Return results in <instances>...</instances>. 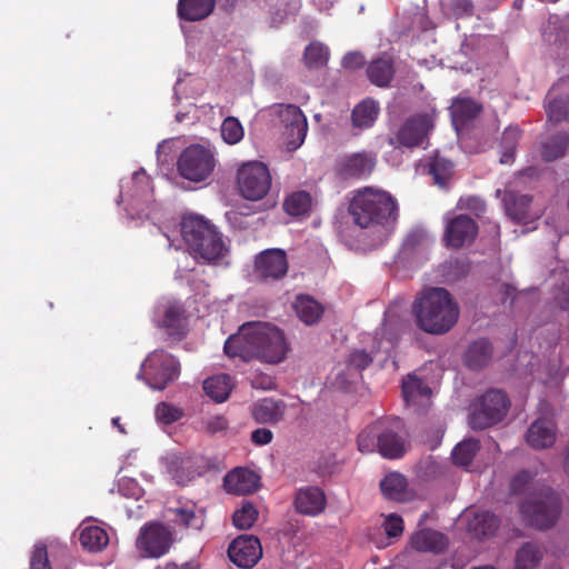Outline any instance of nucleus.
<instances>
[{"instance_id": "nucleus-1", "label": "nucleus", "mask_w": 569, "mask_h": 569, "mask_svg": "<svg viewBox=\"0 0 569 569\" xmlns=\"http://www.w3.org/2000/svg\"><path fill=\"white\" fill-rule=\"evenodd\" d=\"M230 358L243 361L261 359L269 363L281 362L289 350L284 333L273 325L262 321L243 323L236 335L230 336L223 346Z\"/></svg>"}, {"instance_id": "nucleus-2", "label": "nucleus", "mask_w": 569, "mask_h": 569, "mask_svg": "<svg viewBox=\"0 0 569 569\" xmlns=\"http://www.w3.org/2000/svg\"><path fill=\"white\" fill-rule=\"evenodd\" d=\"M411 313L426 333L441 336L458 322L460 308L452 295L441 287H427L417 293Z\"/></svg>"}, {"instance_id": "nucleus-3", "label": "nucleus", "mask_w": 569, "mask_h": 569, "mask_svg": "<svg viewBox=\"0 0 569 569\" xmlns=\"http://www.w3.org/2000/svg\"><path fill=\"white\" fill-rule=\"evenodd\" d=\"M357 443L361 452L378 451L387 459L403 457L409 446L405 423L399 417H386L373 421L358 435Z\"/></svg>"}, {"instance_id": "nucleus-4", "label": "nucleus", "mask_w": 569, "mask_h": 569, "mask_svg": "<svg viewBox=\"0 0 569 569\" xmlns=\"http://www.w3.org/2000/svg\"><path fill=\"white\" fill-rule=\"evenodd\" d=\"M349 212L360 228H390L398 219L397 200L387 191L366 187L353 196Z\"/></svg>"}, {"instance_id": "nucleus-5", "label": "nucleus", "mask_w": 569, "mask_h": 569, "mask_svg": "<svg viewBox=\"0 0 569 569\" xmlns=\"http://www.w3.org/2000/svg\"><path fill=\"white\" fill-rule=\"evenodd\" d=\"M180 233L188 249H227L223 234L202 216H183L180 221Z\"/></svg>"}, {"instance_id": "nucleus-6", "label": "nucleus", "mask_w": 569, "mask_h": 569, "mask_svg": "<svg viewBox=\"0 0 569 569\" xmlns=\"http://www.w3.org/2000/svg\"><path fill=\"white\" fill-rule=\"evenodd\" d=\"M520 511L531 526L548 529L555 526L560 516V497L552 489L545 488L535 498L523 501Z\"/></svg>"}, {"instance_id": "nucleus-7", "label": "nucleus", "mask_w": 569, "mask_h": 569, "mask_svg": "<svg viewBox=\"0 0 569 569\" xmlns=\"http://www.w3.org/2000/svg\"><path fill=\"white\" fill-rule=\"evenodd\" d=\"M510 408L508 396L498 389L485 392L473 405L470 426L475 430H483L501 422Z\"/></svg>"}, {"instance_id": "nucleus-8", "label": "nucleus", "mask_w": 569, "mask_h": 569, "mask_svg": "<svg viewBox=\"0 0 569 569\" xmlns=\"http://www.w3.org/2000/svg\"><path fill=\"white\" fill-rule=\"evenodd\" d=\"M271 174L261 161H247L239 166L236 174L239 194L250 201L263 199L271 188Z\"/></svg>"}, {"instance_id": "nucleus-9", "label": "nucleus", "mask_w": 569, "mask_h": 569, "mask_svg": "<svg viewBox=\"0 0 569 569\" xmlns=\"http://www.w3.org/2000/svg\"><path fill=\"white\" fill-rule=\"evenodd\" d=\"M142 371L147 383L152 389L163 390L169 383L178 379L180 363L164 350H154L144 360Z\"/></svg>"}, {"instance_id": "nucleus-10", "label": "nucleus", "mask_w": 569, "mask_h": 569, "mask_svg": "<svg viewBox=\"0 0 569 569\" xmlns=\"http://www.w3.org/2000/svg\"><path fill=\"white\" fill-rule=\"evenodd\" d=\"M214 169L212 152L199 144L186 148L178 159L181 177L193 182L204 181Z\"/></svg>"}, {"instance_id": "nucleus-11", "label": "nucleus", "mask_w": 569, "mask_h": 569, "mask_svg": "<svg viewBox=\"0 0 569 569\" xmlns=\"http://www.w3.org/2000/svg\"><path fill=\"white\" fill-rule=\"evenodd\" d=\"M432 128L433 121L429 114H416L408 118L396 132L390 134L388 142L395 148H413L423 142Z\"/></svg>"}, {"instance_id": "nucleus-12", "label": "nucleus", "mask_w": 569, "mask_h": 569, "mask_svg": "<svg viewBox=\"0 0 569 569\" xmlns=\"http://www.w3.org/2000/svg\"><path fill=\"white\" fill-rule=\"evenodd\" d=\"M478 236V224L468 214H457L447 220L442 240L451 249L469 247Z\"/></svg>"}, {"instance_id": "nucleus-13", "label": "nucleus", "mask_w": 569, "mask_h": 569, "mask_svg": "<svg viewBox=\"0 0 569 569\" xmlns=\"http://www.w3.org/2000/svg\"><path fill=\"white\" fill-rule=\"evenodd\" d=\"M172 545L171 531L162 523H151L141 528L137 548L146 557L159 558L167 553Z\"/></svg>"}, {"instance_id": "nucleus-14", "label": "nucleus", "mask_w": 569, "mask_h": 569, "mask_svg": "<svg viewBox=\"0 0 569 569\" xmlns=\"http://www.w3.org/2000/svg\"><path fill=\"white\" fill-rule=\"evenodd\" d=\"M228 557L239 568H252L262 557L260 540L252 535H240L229 545Z\"/></svg>"}, {"instance_id": "nucleus-15", "label": "nucleus", "mask_w": 569, "mask_h": 569, "mask_svg": "<svg viewBox=\"0 0 569 569\" xmlns=\"http://www.w3.org/2000/svg\"><path fill=\"white\" fill-rule=\"evenodd\" d=\"M376 163L377 159L372 152H356L338 160L336 173L342 180L362 179L372 173Z\"/></svg>"}, {"instance_id": "nucleus-16", "label": "nucleus", "mask_w": 569, "mask_h": 569, "mask_svg": "<svg viewBox=\"0 0 569 569\" xmlns=\"http://www.w3.org/2000/svg\"><path fill=\"white\" fill-rule=\"evenodd\" d=\"M277 113L284 124L288 136V144L297 149L300 147L308 131L307 118L299 107L295 104H278Z\"/></svg>"}, {"instance_id": "nucleus-17", "label": "nucleus", "mask_w": 569, "mask_h": 569, "mask_svg": "<svg viewBox=\"0 0 569 569\" xmlns=\"http://www.w3.org/2000/svg\"><path fill=\"white\" fill-rule=\"evenodd\" d=\"M154 321L170 337L180 340L186 336V310L180 302H167L161 306Z\"/></svg>"}, {"instance_id": "nucleus-18", "label": "nucleus", "mask_w": 569, "mask_h": 569, "mask_svg": "<svg viewBox=\"0 0 569 569\" xmlns=\"http://www.w3.org/2000/svg\"><path fill=\"white\" fill-rule=\"evenodd\" d=\"M506 214L518 223H528L539 218V213L532 210V197L521 194L512 190H506L502 197Z\"/></svg>"}, {"instance_id": "nucleus-19", "label": "nucleus", "mask_w": 569, "mask_h": 569, "mask_svg": "<svg viewBox=\"0 0 569 569\" xmlns=\"http://www.w3.org/2000/svg\"><path fill=\"white\" fill-rule=\"evenodd\" d=\"M556 437V422L548 417L536 419L526 433L528 445L537 450L550 448L555 443Z\"/></svg>"}, {"instance_id": "nucleus-20", "label": "nucleus", "mask_w": 569, "mask_h": 569, "mask_svg": "<svg viewBox=\"0 0 569 569\" xmlns=\"http://www.w3.org/2000/svg\"><path fill=\"white\" fill-rule=\"evenodd\" d=\"M254 270L266 279L283 277L288 270L286 251H260L254 260Z\"/></svg>"}, {"instance_id": "nucleus-21", "label": "nucleus", "mask_w": 569, "mask_h": 569, "mask_svg": "<svg viewBox=\"0 0 569 569\" xmlns=\"http://www.w3.org/2000/svg\"><path fill=\"white\" fill-rule=\"evenodd\" d=\"M327 499L319 487L300 488L295 497L296 510L306 516H317L326 508Z\"/></svg>"}, {"instance_id": "nucleus-22", "label": "nucleus", "mask_w": 569, "mask_h": 569, "mask_svg": "<svg viewBox=\"0 0 569 569\" xmlns=\"http://www.w3.org/2000/svg\"><path fill=\"white\" fill-rule=\"evenodd\" d=\"M448 543L449 540L446 535L429 528L413 532L410 538L411 547L419 552L439 555L447 549Z\"/></svg>"}, {"instance_id": "nucleus-23", "label": "nucleus", "mask_w": 569, "mask_h": 569, "mask_svg": "<svg viewBox=\"0 0 569 569\" xmlns=\"http://www.w3.org/2000/svg\"><path fill=\"white\" fill-rule=\"evenodd\" d=\"M402 396L407 405L425 407L430 402L431 389L422 379L408 375L402 381Z\"/></svg>"}, {"instance_id": "nucleus-24", "label": "nucleus", "mask_w": 569, "mask_h": 569, "mask_svg": "<svg viewBox=\"0 0 569 569\" xmlns=\"http://www.w3.org/2000/svg\"><path fill=\"white\" fill-rule=\"evenodd\" d=\"M216 6V0H179L177 14L184 21H200L209 17Z\"/></svg>"}, {"instance_id": "nucleus-25", "label": "nucleus", "mask_w": 569, "mask_h": 569, "mask_svg": "<svg viewBox=\"0 0 569 569\" xmlns=\"http://www.w3.org/2000/svg\"><path fill=\"white\" fill-rule=\"evenodd\" d=\"M492 358V346L486 338L471 342L465 353V365L471 370L485 368Z\"/></svg>"}, {"instance_id": "nucleus-26", "label": "nucleus", "mask_w": 569, "mask_h": 569, "mask_svg": "<svg viewBox=\"0 0 569 569\" xmlns=\"http://www.w3.org/2000/svg\"><path fill=\"white\" fill-rule=\"evenodd\" d=\"M367 76L377 87H388L395 76L393 60L389 56L373 59L367 67Z\"/></svg>"}, {"instance_id": "nucleus-27", "label": "nucleus", "mask_w": 569, "mask_h": 569, "mask_svg": "<svg viewBox=\"0 0 569 569\" xmlns=\"http://www.w3.org/2000/svg\"><path fill=\"white\" fill-rule=\"evenodd\" d=\"M168 470L180 486H186L199 476L194 461L189 457L173 456L168 459Z\"/></svg>"}, {"instance_id": "nucleus-28", "label": "nucleus", "mask_w": 569, "mask_h": 569, "mask_svg": "<svg viewBox=\"0 0 569 569\" xmlns=\"http://www.w3.org/2000/svg\"><path fill=\"white\" fill-rule=\"evenodd\" d=\"M292 307L298 318L308 326L317 323L325 311L322 305L308 295H299Z\"/></svg>"}, {"instance_id": "nucleus-29", "label": "nucleus", "mask_w": 569, "mask_h": 569, "mask_svg": "<svg viewBox=\"0 0 569 569\" xmlns=\"http://www.w3.org/2000/svg\"><path fill=\"white\" fill-rule=\"evenodd\" d=\"M257 477L243 468H236L224 477V487L229 492L243 495L256 488Z\"/></svg>"}, {"instance_id": "nucleus-30", "label": "nucleus", "mask_w": 569, "mask_h": 569, "mask_svg": "<svg viewBox=\"0 0 569 569\" xmlns=\"http://www.w3.org/2000/svg\"><path fill=\"white\" fill-rule=\"evenodd\" d=\"M565 83L563 81L562 83L553 86L546 97L548 118L555 123L567 120L569 116V96L565 98L558 97V90L560 86Z\"/></svg>"}, {"instance_id": "nucleus-31", "label": "nucleus", "mask_w": 569, "mask_h": 569, "mask_svg": "<svg viewBox=\"0 0 569 569\" xmlns=\"http://www.w3.org/2000/svg\"><path fill=\"white\" fill-rule=\"evenodd\" d=\"M380 112L377 101L365 99L358 103L351 113L352 124L360 129H368L373 126Z\"/></svg>"}, {"instance_id": "nucleus-32", "label": "nucleus", "mask_w": 569, "mask_h": 569, "mask_svg": "<svg viewBox=\"0 0 569 569\" xmlns=\"http://www.w3.org/2000/svg\"><path fill=\"white\" fill-rule=\"evenodd\" d=\"M500 526V519L490 511H480L475 513L469 521V531L477 538L493 536Z\"/></svg>"}, {"instance_id": "nucleus-33", "label": "nucleus", "mask_w": 569, "mask_h": 569, "mask_svg": "<svg viewBox=\"0 0 569 569\" xmlns=\"http://www.w3.org/2000/svg\"><path fill=\"white\" fill-rule=\"evenodd\" d=\"M203 390L216 402H223L232 390L231 377L226 373L209 377L203 381Z\"/></svg>"}, {"instance_id": "nucleus-34", "label": "nucleus", "mask_w": 569, "mask_h": 569, "mask_svg": "<svg viewBox=\"0 0 569 569\" xmlns=\"http://www.w3.org/2000/svg\"><path fill=\"white\" fill-rule=\"evenodd\" d=\"M79 540L84 549L94 552L108 546L109 536L103 528L92 525L81 529Z\"/></svg>"}, {"instance_id": "nucleus-35", "label": "nucleus", "mask_w": 569, "mask_h": 569, "mask_svg": "<svg viewBox=\"0 0 569 569\" xmlns=\"http://www.w3.org/2000/svg\"><path fill=\"white\" fill-rule=\"evenodd\" d=\"M543 552L535 542H525L516 552L515 569H537Z\"/></svg>"}, {"instance_id": "nucleus-36", "label": "nucleus", "mask_w": 569, "mask_h": 569, "mask_svg": "<svg viewBox=\"0 0 569 569\" xmlns=\"http://www.w3.org/2000/svg\"><path fill=\"white\" fill-rule=\"evenodd\" d=\"M428 173L433 178L436 184L446 188L453 174V163L437 153L428 163Z\"/></svg>"}, {"instance_id": "nucleus-37", "label": "nucleus", "mask_w": 569, "mask_h": 569, "mask_svg": "<svg viewBox=\"0 0 569 569\" xmlns=\"http://www.w3.org/2000/svg\"><path fill=\"white\" fill-rule=\"evenodd\" d=\"M569 148V134L559 132L551 136L541 144V157L546 161H553L565 156Z\"/></svg>"}, {"instance_id": "nucleus-38", "label": "nucleus", "mask_w": 569, "mask_h": 569, "mask_svg": "<svg viewBox=\"0 0 569 569\" xmlns=\"http://www.w3.org/2000/svg\"><path fill=\"white\" fill-rule=\"evenodd\" d=\"M251 415L258 423H274L280 420L282 411L277 401L266 398L252 407Z\"/></svg>"}, {"instance_id": "nucleus-39", "label": "nucleus", "mask_w": 569, "mask_h": 569, "mask_svg": "<svg viewBox=\"0 0 569 569\" xmlns=\"http://www.w3.org/2000/svg\"><path fill=\"white\" fill-rule=\"evenodd\" d=\"M479 450V440L472 438L465 439L455 447L452 451V460L457 466L468 467Z\"/></svg>"}, {"instance_id": "nucleus-40", "label": "nucleus", "mask_w": 569, "mask_h": 569, "mask_svg": "<svg viewBox=\"0 0 569 569\" xmlns=\"http://www.w3.org/2000/svg\"><path fill=\"white\" fill-rule=\"evenodd\" d=\"M407 487V479L397 472L387 475L380 482V489L385 497L400 500Z\"/></svg>"}, {"instance_id": "nucleus-41", "label": "nucleus", "mask_w": 569, "mask_h": 569, "mask_svg": "<svg viewBox=\"0 0 569 569\" xmlns=\"http://www.w3.org/2000/svg\"><path fill=\"white\" fill-rule=\"evenodd\" d=\"M329 49L320 42H311L303 52V60L309 69H319L329 60Z\"/></svg>"}, {"instance_id": "nucleus-42", "label": "nucleus", "mask_w": 569, "mask_h": 569, "mask_svg": "<svg viewBox=\"0 0 569 569\" xmlns=\"http://www.w3.org/2000/svg\"><path fill=\"white\" fill-rule=\"evenodd\" d=\"M450 110L456 120L466 122L475 119L480 113L481 108L472 99L461 98L452 102Z\"/></svg>"}, {"instance_id": "nucleus-43", "label": "nucleus", "mask_w": 569, "mask_h": 569, "mask_svg": "<svg viewBox=\"0 0 569 569\" xmlns=\"http://www.w3.org/2000/svg\"><path fill=\"white\" fill-rule=\"evenodd\" d=\"M311 207V197L306 191H297L290 194L283 203L286 212L290 216L306 214Z\"/></svg>"}, {"instance_id": "nucleus-44", "label": "nucleus", "mask_w": 569, "mask_h": 569, "mask_svg": "<svg viewBox=\"0 0 569 569\" xmlns=\"http://www.w3.org/2000/svg\"><path fill=\"white\" fill-rule=\"evenodd\" d=\"M435 237H432L425 228H412L405 238L402 249H425L433 246Z\"/></svg>"}, {"instance_id": "nucleus-45", "label": "nucleus", "mask_w": 569, "mask_h": 569, "mask_svg": "<svg viewBox=\"0 0 569 569\" xmlns=\"http://www.w3.org/2000/svg\"><path fill=\"white\" fill-rule=\"evenodd\" d=\"M521 131L517 127H508L501 138L502 154L500 158L501 163H509L513 161L517 142L520 138Z\"/></svg>"}, {"instance_id": "nucleus-46", "label": "nucleus", "mask_w": 569, "mask_h": 569, "mask_svg": "<svg viewBox=\"0 0 569 569\" xmlns=\"http://www.w3.org/2000/svg\"><path fill=\"white\" fill-rule=\"evenodd\" d=\"M258 518V511L251 502H243L232 515L233 525L240 530L250 529Z\"/></svg>"}, {"instance_id": "nucleus-47", "label": "nucleus", "mask_w": 569, "mask_h": 569, "mask_svg": "<svg viewBox=\"0 0 569 569\" xmlns=\"http://www.w3.org/2000/svg\"><path fill=\"white\" fill-rule=\"evenodd\" d=\"M244 131L240 121L234 117H228L221 124V137L229 144H236L243 138Z\"/></svg>"}, {"instance_id": "nucleus-48", "label": "nucleus", "mask_w": 569, "mask_h": 569, "mask_svg": "<svg viewBox=\"0 0 569 569\" xmlns=\"http://www.w3.org/2000/svg\"><path fill=\"white\" fill-rule=\"evenodd\" d=\"M182 415L183 413L179 408H177L172 405H169L167 402H160L156 407L157 420L164 425H170V423L177 422L178 420H180L182 418Z\"/></svg>"}, {"instance_id": "nucleus-49", "label": "nucleus", "mask_w": 569, "mask_h": 569, "mask_svg": "<svg viewBox=\"0 0 569 569\" xmlns=\"http://www.w3.org/2000/svg\"><path fill=\"white\" fill-rule=\"evenodd\" d=\"M194 264H218L223 258V251H187Z\"/></svg>"}, {"instance_id": "nucleus-50", "label": "nucleus", "mask_w": 569, "mask_h": 569, "mask_svg": "<svg viewBox=\"0 0 569 569\" xmlns=\"http://www.w3.org/2000/svg\"><path fill=\"white\" fill-rule=\"evenodd\" d=\"M31 569H52L49 559L48 551L44 545H37L30 560Z\"/></svg>"}, {"instance_id": "nucleus-51", "label": "nucleus", "mask_w": 569, "mask_h": 569, "mask_svg": "<svg viewBox=\"0 0 569 569\" xmlns=\"http://www.w3.org/2000/svg\"><path fill=\"white\" fill-rule=\"evenodd\" d=\"M371 362L372 357L366 350H355L348 358V366L357 370H365Z\"/></svg>"}, {"instance_id": "nucleus-52", "label": "nucleus", "mask_w": 569, "mask_h": 569, "mask_svg": "<svg viewBox=\"0 0 569 569\" xmlns=\"http://www.w3.org/2000/svg\"><path fill=\"white\" fill-rule=\"evenodd\" d=\"M451 13L457 18H467L473 14V3L471 0H452L449 4Z\"/></svg>"}, {"instance_id": "nucleus-53", "label": "nucleus", "mask_w": 569, "mask_h": 569, "mask_svg": "<svg viewBox=\"0 0 569 569\" xmlns=\"http://www.w3.org/2000/svg\"><path fill=\"white\" fill-rule=\"evenodd\" d=\"M383 527L388 537L397 538L403 532V520L400 516L391 513L386 518Z\"/></svg>"}, {"instance_id": "nucleus-54", "label": "nucleus", "mask_w": 569, "mask_h": 569, "mask_svg": "<svg viewBox=\"0 0 569 569\" xmlns=\"http://www.w3.org/2000/svg\"><path fill=\"white\" fill-rule=\"evenodd\" d=\"M532 480L531 473L529 471L522 470L519 471L510 482V490L515 495H519L523 492Z\"/></svg>"}, {"instance_id": "nucleus-55", "label": "nucleus", "mask_w": 569, "mask_h": 569, "mask_svg": "<svg viewBox=\"0 0 569 569\" xmlns=\"http://www.w3.org/2000/svg\"><path fill=\"white\" fill-rule=\"evenodd\" d=\"M250 439L256 446H266L272 441L273 433L268 428H258L251 432Z\"/></svg>"}, {"instance_id": "nucleus-56", "label": "nucleus", "mask_w": 569, "mask_h": 569, "mask_svg": "<svg viewBox=\"0 0 569 569\" xmlns=\"http://www.w3.org/2000/svg\"><path fill=\"white\" fill-rule=\"evenodd\" d=\"M228 428V421L222 416H214L206 421V431L209 433H217Z\"/></svg>"}, {"instance_id": "nucleus-57", "label": "nucleus", "mask_w": 569, "mask_h": 569, "mask_svg": "<svg viewBox=\"0 0 569 569\" xmlns=\"http://www.w3.org/2000/svg\"><path fill=\"white\" fill-rule=\"evenodd\" d=\"M365 62V58L362 54L358 52H349L342 59V66L346 69H357L360 68Z\"/></svg>"}, {"instance_id": "nucleus-58", "label": "nucleus", "mask_w": 569, "mask_h": 569, "mask_svg": "<svg viewBox=\"0 0 569 569\" xmlns=\"http://www.w3.org/2000/svg\"><path fill=\"white\" fill-rule=\"evenodd\" d=\"M443 433L442 425L437 426L431 433H427L425 441L429 445V449L435 450L440 445Z\"/></svg>"}, {"instance_id": "nucleus-59", "label": "nucleus", "mask_w": 569, "mask_h": 569, "mask_svg": "<svg viewBox=\"0 0 569 569\" xmlns=\"http://www.w3.org/2000/svg\"><path fill=\"white\" fill-rule=\"evenodd\" d=\"M555 302L561 310H569V286H565L555 295Z\"/></svg>"}, {"instance_id": "nucleus-60", "label": "nucleus", "mask_w": 569, "mask_h": 569, "mask_svg": "<svg viewBox=\"0 0 569 569\" xmlns=\"http://www.w3.org/2000/svg\"><path fill=\"white\" fill-rule=\"evenodd\" d=\"M246 0H219L221 9L226 12H232L237 8L238 4L244 2Z\"/></svg>"}, {"instance_id": "nucleus-61", "label": "nucleus", "mask_w": 569, "mask_h": 569, "mask_svg": "<svg viewBox=\"0 0 569 569\" xmlns=\"http://www.w3.org/2000/svg\"><path fill=\"white\" fill-rule=\"evenodd\" d=\"M178 513L186 526L190 525V520L194 517L193 511L188 509H179Z\"/></svg>"}, {"instance_id": "nucleus-62", "label": "nucleus", "mask_w": 569, "mask_h": 569, "mask_svg": "<svg viewBox=\"0 0 569 569\" xmlns=\"http://www.w3.org/2000/svg\"><path fill=\"white\" fill-rule=\"evenodd\" d=\"M515 291H516V289H515L512 286H509V284H506V286H505V292H506V295H507L508 297H512V300H515V297H513ZM511 305H513V301H511Z\"/></svg>"}, {"instance_id": "nucleus-63", "label": "nucleus", "mask_w": 569, "mask_h": 569, "mask_svg": "<svg viewBox=\"0 0 569 569\" xmlns=\"http://www.w3.org/2000/svg\"><path fill=\"white\" fill-rule=\"evenodd\" d=\"M563 468L565 471L569 475V447L566 450Z\"/></svg>"}, {"instance_id": "nucleus-64", "label": "nucleus", "mask_w": 569, "mask_h": 569, "mask_svg": "<svg viewBox=\"0 0 569 569\" xmlns=\"http://www.w3.org/2000/svg\"><path fill=\"white\" fill-rule=\"evenodd\" d=\"M180 569H199V566L194 565V563L187 562V563H183Z\"/></svg>"}]
</instances>
